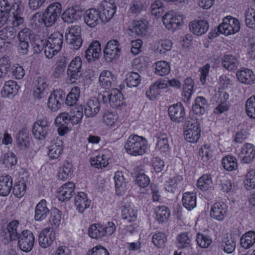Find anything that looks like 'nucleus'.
<instances>
[{
	"instance_id": "1",
	"label": "nucleus",
	"mask_w": 255,
	"mask_h": 255,
	"mask_svg": "<svg viewBox=\"0 0 255 255\" xmlns=\"http://www.w3.org/2000/svg\"><path fill=\"white\" fill-rule=\"evenodd\" d=\"M125 148L126 152L131 155H142L147 149V141L142 136L131 134L127 140Z\"/></svg>"
},
{
	"instance_id": "2",
	"label": "nucleus",
	"mask_w": 255,
	"mask_h": 255,
	"mask_svg": "<svg viewBox=\"0 0 255 255\" xmlns=\"http://www.w3.org/2000/svg\"><path fill=\"white\" fill-rule=\"evenodd\" d=\"M240 29V23L238 19L228 16L223 19V22L220 24L217 30L215 29L210 32L209 37L214 38L220 33L225 35L234 34L238 32Z\"/></svg>"
},
{
	"instance_id": "3",
	"label": "nucleus",
	"mask_w": 255,
	"mask_h": 255,
	"mask_svg": "<svg viewBox=\"0 0 255 255\" xmlns=\"http://www.w3.org/2000/svg\"><path fill=\"white\" fill-rule=\"evenodd\" d=\"M116 228L115 224L112 222H109L104 225L101 224H94L89 228L88 234L92 238L99 239L103 237L113 235Z\"/></svg>"
},
{
	"instance_id": "4",
	"label": "nucleus",
	"mask_w": 255,
	"mask_h": 255,
	"mask_svg": "<svg viewBox=\"0 0 255 255\" xmlns=\"http://www.w3.org/2000/svg\"><path fill=\"white\" fill-rule=\"evenodd\" d=\"M63 38V35L59 32L54 33L49 37L44 51L46 58H52L61 50Z\"/></svg>"
},
{
	"instance_id": "5",
	"label": "nucleus",
	"mask_w": 255,
	"mask_h": 255,
	"mask_svg": "<svg viewBox=\"0 0 255 255\" xmlns=\"http://www.w3.org/2000/svg\"><path fill=\"white\" fill-rule=\"evenodd\" d=\"M61 4L58 2L51 4L43 13L44 24L46 27L53 25L61 14Z\"/></svg>"
},
{
	"instance_id": "6",
	"label": "nucleus",
	"mask_w": 255,
	"mask_h": 255,
	"mask_svg": "<svg viewBox=\"0 0 255 255\" xmlns=\"http://www.w3.org/2000/svg\"><path fill=\"white\" fill-rule=\"evenodd\" d=\"M121 48L120 43L117 40L109 41L106 44L104 50V56L107 62H111L117 60L120 56Z\"/></svg>"
},
{
	"instance_id": "7",
	"label": "nucleus",
	"mask_w": 255,
	"mask_h": 255,
	"mask_svg": "<svg viewBox=\"0 0 255 255\" xmlns=\"http://www.w3.org/2000/svg\"><path fill=\"white\" fill-rule=\"evenodd\" d=\"M98 97L102 99L104 103H109L113 108L119 107L122 104L123 99L122 94L117 89H113L110 92H104L99 95Z\"/></svg>"
},
{
	"instance_id": "8",
	"label": "nucleus",
	"mask_w": 255,
	"mask_h": 255,
	"mask_svg": "<svg viewBox=\"0 0 255 255\" xmlns=\"http://www.w3.org/2000/svg\"><path fill=\"white\" fill-rule=\"evenodd\" d=\"M82 60L80 57H75L70 63L67 70V75L72 83L80 80L82 76Z\"/></svg>"
},
{
	"instance_id": "9",
	"label": "nucleus",
	"mask_w": 255,
	"mask_h": 255,
	"mask_svg": "<svg viewBox=\"0 0 255 255\" xmlns=\"http://www.w3.org/2000/svg\"><path fill=\"white\" fill-rule=\"evenodd\" d=\"M50 124L46 117L38 119L33 125L32 133L38 140L44 139L50 131Z\"/></svg>"
},
{
	"instance_id": "10",
	"label": "nucleus",
	"mask_w": 255,
	"mask_h": 255,
	"mask_svg": "<svg viewBox=\"0 0 255 255\" xmlns=\"http://www.w3.org/2000/svg\"><path fill=\"white\" fill-rule=\"evenodd\" d=\"M183 16L182 14L170 11L163 17L162 21L165 26L170 30H174L182 24Z\"/></svg>"
},
{
	"instance_id": "11",
	"label": "nucleus",
	"mask_w": 255,
	"mask_h": 255,
	"mask_svg": "<svg viewBox=\"0 0 255 255\" xmlns=\"http://www.w3.org/2000/svg\"><path fill=\"white\" fill-rule=\"evenodd\" d=\"M188 122L187 128L184 132V136L188 141L194 143L198 140L200 136V123L193 120Z\"/></svg>"
},
{
	"instance_id": "12",
	"label": "nucleus",
	"mask_w": 255,
	"mask_h": 255,
	"mask_svg": "<svg viewBox=\"0 0 255 255\" xmlns=\"http://www.w3.org/2000/svg\"><path fill=\"white\" fill-rule=\"evenodd\" d=\"M101 20L107 22L110 20L116 13V6L114 0H104L100 6Z\"/></svg>"
},
{
	"instance_id": "13",
	"label": "nucleus",
	"mask_w": 255,
	"mask_h": 255,
	"mask_svg": "<svg viewBox=\"0 0 255 255\" xmlns=\"http://www.w3.org/2000/svg\"><path fill=\"white\" fill-rule=\"evenodd\" d=\"M18 240V247L22 251L27 253L32 249L35 242V238L31 231L28 230L23 231Z\"/></svg>"
},
{
	"instance_id": "14",
	"label": "nucleus",
	"mask_w": 255,
	"mask_h": 255,
	"mask_svg": "<svg viewBox=\"0 0 255 255\" xmlns=\"http://www.w3.org/2000/svg\"><path fill=\"white\" fill-rule=\"evenodd\" d=\"M65 97V94L62 90H56L52 93L48 100V108L52 111H57L61 108Z\"/></svg>"
},
{
	"instance_id": "15",
	"label": "nucleus",
	"mask_w": 255,
	"mask_h": 255,
	"mask_svg": "<svg viewBox=\"0 0 255 255\" xmlns=\"http://www.w3.org/2000/svg\"><path fill=\"white\" fill-rule=\"evenodd\" d=\"M168 114L172 121L182 123L185 119V112L183 106L180 103L173 104L168 108Z\"/></svg>"
},
{
	"instance_id": "16",
	"label": "nucleus",
	"mask_w": 255,
	"mask_h": 255,
	"mask_svg": "<svg viewBox=\"0 0 255 255\" xmlns=\"http://www.w3.org/2000/svg\"><path fill=\"white\" fill-rule=\"evenodd\" d=\"M239 157L242 163H250L255 157V146L251 143H245L242 147Z\"/></svg>"
},
{
	"instance_id": "17",
	"label": "nucleus",
	"mask_w": 255,
	"mask_h": 255,
	"mask_svg": "<svg viewBox=\"0 0 255 255\" xmlns=\"http://www.w3.org/2000/svg\"><path fill=\"white\" fill-rule=\"evenodd\" d=\"M228 206L222 202H216L212 206L210 216L212 218L218 220L223 221L227 216Z\"/></svg>"
},
{
	"instance_id": "18",
	"label": "nucleus",
	"mask_w": 255,
	"mask_h": 255,
	"mask_svg": "<svg viewBox=\"0 0 255 255\" xmlns=\"http://www.w3.org/2000/svg\"><path fill=\"white\" fill-rule=\"evenodd\" d=\"M75 185L72 182H67L58 189L57 197L61 201H69L74 195Z\"/></svg>"
},
{
	"instance_id": "19",
	"label": "nucleus",
	"mask_w": 255,
	"mask_h": 255,
	"mask_svg": "<svg viewBox=\"0 0 255 255\" xmlns=\"http://www.w3.org/2000/svg\"><path fill=\"white\" fill-rule=\"evenodd\" d=\"M16 36V30L12 26H6L0 30V49L5 43H10Z\"/></svg>"
},
{
	"instance_id": "20",
	"label": "nucleus",
	"mask_w": 255,
	"mask_h": 255,
	"mask_svg": "<svg viewBox=\"0 0 255 255\" xmlns=\"http://www.w3.org/2000/svg\"><path fill=\"white\" fill-rule=\"evenodd\" d=\"M55 238V233L51 228H45L39 235L38 242L40 247L46 248L50 246Z\"/></svg>"
},
{
	"instance_id": "21",
	"label": "nucleus",
	"mask_w": 255,
	"mask_h": 255,
	"mask_svg": "<svg viewBox=\"0 0 255 255\" xmlns=\"http://www.w3.org/2000/svg\"><path fill=\"white\" fill-rule=\"evenodd\" d=\"M101 55V44L98 41L91 43L85 51V58L89 63L98 59Z\"/></svg>"
},
{
	"instance_id": "22",
	"label": "nucleus",
	"mask_w": 255,
	"mask_h": 255,
	"mask_svg": "<svg viewBox=\"0 0 255 255\" xmlns=\"http://www.w3.org/2000/svg\"><path fill=\"white\" fill-rule=\"evenodd\" d=\"M83 14V11L77 6L66 9L62 14L63 21L67 23H72L80 19Z\"/></svg>"
},
{
	"instance_id": "23",
	"label": "nucleus",
	"mask_w": 255,
	"mask_h": 255,
	"mask_svg": "<svg viewBox=\"0 0 255 255\" xmlns=\"http://www.w3.org/2000/svg\"><path fill=\"white\" fill-rule=\"evenodd\" d=\"M189 27L194 34L201 36L208 31L209 24L205 20H193L189 23Z\"/></svg>"
},
{
	"instance_id": "24",
	"label": "nucleus",
	"mask_w": 255,
	"mask_h": 255,
	"mask_svg": "<svg viewBox=\"0 0 255 255\" xmlns=\"http://www.w3.org/2000/svg\"><path fill=\"white\" fill-rule=\"evenodd\" d=\"M101 20L100 11L95 8L86 11L84 15L85 22L91 27L96 26Z\"/></svg>"
},
{
	"instance_id": "25",
	"label": "nucleus",
	"mask_w": 255,
	"mask_h": 255,
	"mask_svg": "<svg viewBox=\"0 0 255 255\" xmlns=\"http://www.w3.org/2000/svg\"><path fill=\"white\" fill-rule=\"evenodd\" d=\"M90 203V200L84 192H78L75 196L74 205L79 213H82L85 210L89 208Z\"/></svg>"
},
{
	"instance_id": "26",
	"label": "nucleus",
	"mask_w": 255,
	"mask_h": 255,
	"mask_svg": "<svg viewBox=\"0 0 255 255\" xmlns=\"http://www.w3.org/2000/svg\"><path fill=\"white\" fill-rule=\"evenodd\" d=\"M99 98H94L89 100L85 107V115L88 117H93L99 112L101 108Z\"/></svg>"
},
{
	"instance_id": "27",
	"label": "nucleus",
	"mask_w": 255,
	"mask_h": 255,
	"mask_svg": "<svg viewBox=\"0 0 255 255\" xmlns=\"http://www.w3.org/2000/svg\"><path fill=\"white\" fill-rule=\"evenodd\" d=\"M19 87L16 82L13 80L6 81L1 91L3 97L12 98L16 95L18 91Z\"/></svg>"
},
{
	"instance_id": "28",
	"label": "nucleus",
	"mask_w": 255,
	"mask_h": 255,
	"mask_svg": "<svg viewBox=\"0 0 255 255\" xmlns=\"http://www.w3.org/2000/svg\"><path fill=\"white\" fill-rule=\"evenodd\" d=\"M45 200H41L36 206L34 219L37 221H41L46 219L50 214V211L47 207Z\"/></svg>"
},
{
	"instance_id": "29",
	"label": "nucleus",
	"mask_w": 255,
	"mask_h": 255,
	"mask_svg": "<svg viewBox=\"0 0 255 255\" xmlns=\"http://www.w3.org/2000/svg\"><path fill=\"white\" fill-rule=\"evenodd\" d=\"M183 180L182 176L176 174L166 181L165 190L171 193L177 192L178 189L183 185Z\"/></svg>"
},
{
	"instance_id": "30",
	"label": "nucleus",
	"mask_w": 255,
	"mask_h": 255,
	"mask_svg": "<svg viewBox=\"0 0 255 255\" xmlns=\"http://www.w3.org/2000/svg\"><path fill=\"white\" fill-rule=\"evenodd\" d=\"M209 107L208 100L203 97H197L195 100V103L192 106V111L196 115H202L204 114Z\"/></svg>"
},
{
	"instance_id": "31",
	"label": "nucleus",
	"mask_w": 255,
	"mask_h": 255,
	"mask_svg": "<svg viewBox=\"0 0 255 255\" xmlns=\"http://www.w3.org/2000/svg\"><path fill=\"white\" fill-rule=\"evenodd\" d=\"M114 179L115 183L116 194L119 195L124 194L127 190V185L123 172L121 171L116 172Z\"/></svg>"
},
{
	"instance_id": "32",
	"label": "nucleus",
	"mask_w": 255,
	"mask_h": 255,
	"mask_svg": "<svg viewBox=\"0 0 255 255\" xmlns=\"http://www.w3.org/2000/svg\"><path fill=\"white\" fill-rule=\"evenodd\" d=\"M12 179L9 175L0 176V196H7L12 189Z\"/></svg>"
},
{
	"instance_id": "33",
	"label": "nucleus",
	"mask_w": 255,
	"mask_h": 255,
	"mask_svg": "<svg viewBox=\"0 0 255 255\" xmlns=\"http://www.w3.org/2000/svg\"><path fill=\"white\" fill-rule=\"evenodd\" d=\"M47 79L43 77H39L35 80L33 96L37 99H40L43 97L45 90L47 87Z\"/></svg>"
},
{
	"instance_id": "34",
	"label": "nucleus",
	"mask_w": 255,
	"mask_h": 255,
	"mask_svg": "<svg viewBox=\"0 0 255 255\" xmlns=\"http://www.w3.org/2000/svg\"><path fill=\"white\" fill-rule=\"evenodd\" d=\"M147 26L148 22L146 19H134L132 23V31L139 36L145 35Z\"/></svg>"
},
{
	"instance_id": "35",
	"label": "nucleus",
	"mask_w": 255,
	"mask_h": 255,
	"mask_svg": "<svg viewBox=\"0 0 255 255\" xmlns=\"http://www.w3.org/2000/svg\"><path fill=\"white\" fill-rule=\"evenodd\" d=\"M196 194L194 192H185L183 194L182 203L188 211H191L196 207Z\"/></svg>"
},
{
	"instance_id": "36",
	"label": "nucleus",
	"mask_w": 255,
	"mask_h": 255,
	"mask_svg": "<svg viewBox=\"0 0 255 255\" xmlns=\"http://www.w3.org/2000/svg\"><path fill=\"white\" fill-rule=\"evenodd\" d=\"M238 80L242 83L251 84L255 80L253 71L247 68H242L236 73Z\"/></svg>"
},
{
	"instance_id": "37",
	"label": "nucleus",
	"mask_w": 255,
	"mask_h": 255,
	"mask_svg": "<svg viewBox=\"0 0 255 255\" xmlns=\"http://www.w3.org/2000/svg\"><path fill=\"white\" fill-rule=\"evenodd\" d=\"M194 80L190 77L186 78L183 87L182 96L184 102H188L193 92Z\"/></svg>"
},
{
	"instance_id": "38",
	"label": "nucleus",
	"mask_w": 255,
	"mask_h": 255,
	"mask_svg": "<svg viewBox=\"0 0 255 255\" xmlns=\"http://www.w3.org/2000/svg\"><path fill=\"white\" fill-rule=\"evenodd\" d=\"M134 173L136 174L135 182L140 187L144 188L150 183L149 178L144 173L141 166H137L134 169Z\"/></svg>"
},
{
	"instance_id": "39",
	"label": "nucleus",
	"mask_w": 255,
	"mask_h": 255,
	"mask_svg": "<svg viewBox=\"0 0 255 255\" xmlns=\"http://www.w3.org/2000/svg\"><path fill=\"white\" fill-rule=\"evenodd\" d=\"M114 77V75L109 70L102 71L100 74L99 80L101 85L106 89H109L113 85Z\"/></svg>"
},
{
	"instance_id": "40",
	"label": "nucleus",
	"mask_w": 255,
	"mask_h": 255,
	"mask_svg": "<svg viewBox=\"0 0 255 255\" xmlns=\"http://www.w3.org/2000/svg\"><path fill=\"white\" fill-rule=\"evenodd\" d=\"M255 243V232L249 231L242 235L240 239V245L245 249L252 247Z\"/></svg>"
},
{
	"instance_id": "41",
	"label": "nucleus",
	"mask_w": 255,
	"mask_h": 255,
	"mask_svg": "<svg viewBox=\"0 0 255 255\" xmlns=\"http://www.w3.org/2000/svg\"><path fill=\"white\" fill-rule=\"evenodd\" d=\"M16 143L19 147L24 149L29 143V135L28 131L25 129H22L16 134Z\"/></svg>"
},
{
	"instance_id": "42",
	"label": "nucleus",
	"mask_w": 255,
	"mask_h": 255,
	"mask_svg": "<svg viewBox=\"0 0 255 255\" xmlns=\"http://www.w3.org/2000/svg\"><path fill=\"white\" fill-rule=\"evenodd\" d=\"M177 246L179 249L192 248V237L187 232L182 233L177 237Z\"/></svg>"
},
{
	"instance_id": "43",
	"label": "nucleus",
	"mask_w": 255,
	"mask_h": 255,
	"mask_svg": "<svg viewBox=\"0 0 255 255\" xmlns=\"http://www.w3.org/2000/svg\"><path fill=\"white\" fill-rule=\"evenodd\" d=\"M19 228V223L17 220L12 221L8 224L7 229L10 240H18L22 232Z\"/></svg>"
},
{
	"instance_id": "44",
	"label": "nucleus",
	"mask_w": 255,
	"mask_h": 255,
	"mask_svg": "<svg viewBox=\"0 0 255 255\" xmlns=\"http://www.w3.org/2000/svg\"><path fill=\"white\" fill-rule=\"evenodd\" d=\"M0 161L5 168L13 169L17 163V157L15 154L9 152L1 157Z\"/></svg>"
},
{
	"instance_id": "45",
	"label": "nucleus",
	"mask_w": 255,
	"mask_h": 255,
	"mask_svg": "<svg viewBox=\"0 0 255 255\" xmlns=\"http://www.w3.org/2000/svg\"><path fill=\"white\" fill-rule=\"evenodd\" d=\"M213 185L211 175L203 174L197 181V186L200 190L206 191L211 189Z\"/></svg>"
},
{
	"instance_id": "46",
	"label": "nucleus",
	"mask_w": 255,
	"mask_h": 255,
	"mask_svg": "<svg viewBox=\"0 0 255 255\" xmlns=\"http://www.w3.org/2000/svg\"><path fill=\"white\" fill-rule=\"evenodd\" d=\"M23 175H25L24 178L25 180L24 179V177H21L22 180V182L19 181L14 185L12 190L13 194L17 198H20L23 196L26 191V186L25 181L28 178V174L27 172H25L23 173Z\"/></svg>"
},
{
	"instance_id": "47",
	"label": "nucleus",
	"mask_w": 255,
	"mask_h": 255,
	"mask_svg": "<svg viewBox=\"0 0 255 255\" xmlns=\"http://www.w3.org/2000/svg\"><path fill=\"white\" fill-rule=\"evenodd\" d=\"M83 109L82 106L73 107L69 111L70 120L72 125H77L79 123L83 117Z\"/></svg>"
},
{
	"instance_id": "48",
	"label": "nucleus",
	"mask_w": 255,
	"mask_h": 255,
	"mask_svg": "<svg viewBox=\"0 0 255 255\" xmlns=\"http://www.w3.org/2000/svg\"><path fill=\"white\" fill-rule=\"evenodd\" d=\"M154 212L156 214L155 219L159 223L167 221L170 214L169 209L164 206L156 207Z\"/></svg>"
},
{
	"instance_id": "49",
	"label": "nucleus",
	"mask_w": 255,
	"mask_h": 255,
	"mask_svg": "<svg viewBox=\"0 0 255 255\" xmlns=\"http://www.w3.org/2000/svg\"><path fill=\"white\" fill-rule=\"evenodd\" d=\"M155 74L161 76L168 75L170 72L169 63L165 61H159L155 63Z\"/></svg>"
},
{
	"instance_id": "50",
	"label": "nucleus",
	"mask_w": 255,
	"mask_h": 255,
	"mask_svg": "<svg viewBox=\"0 0 255 255\" xmlns=\"http://www.w3.org/2000/svg\"><path fill=\"white\" fill-rule=\"evenodd\" d=\"M137 212L134 210L129 205H126L123 207L122 210V217L124 220L131 222L136 220Z\"/></svg>"
},
{
	"instance_id": "51",
	"label": "nucleus",
	"mask_w": 255,
	"mask_h": 255,
	"mask_svg": "<svg viewBox=\"0 0 255 255\" xmlns=\"http://www.w3.org/2000/svg\"><path fill=\"white\" fill-rule=\"evenodd\" d=\"M222 66L229 71L235 70L238 66L237 59L232 55H227L223 57Z\"/></svg>"
},
{
	"instance_id": "52",
	"label": "nucleus",
	"mask_w": 255,
	"mask_h": 255,
	"mask_svg": "<svg viewBox=\"0 0 255 255\" xmlns=\"http://www.w3.org/2000/svg\"><path fill=\"white\" fill-rule=\"evenodd\" d=\"M63 144L60 140L53 143L49 147L48 155L51 159L58 158L62 153Z\"/></svg>"
},
{
	"instance_id": "53",
	"label": "nucleus",
	"mask_w": 255,
	"mask_h": 255,
	"mask_svg": "<svg viewBox=\"0 0 255 255\" xmlns=\"http://www.w3.org/2000/svg\"><path fill=\"white\" fill-rule=\"evenodd\" d=\"M72 165L69 162H65L60 168L58 174V178L61 180H65L72 175Z\"/></svg>"
},
{
	"instance_id": "54",
	"label": "nucleus",
	"mask_w": 255,
	"mask_h": 255,
	"mask_svg": "<svg viewBox=\"0 0 255 255\" xmlns=\"http://www.w3.org/2000/svg\"><path fill=\"white\" fill-rule=\"evenodd\" d=\"M222 164L224 168L228 171L236 170L238 166L237 158L231 155L224 157L222 159Z\"/></svg>"
},
{
	"instance_id": "55",
	"label": "nucleus",
	"mask_w": 255,
	"mask_h": 255,
	"mask_svg": "<svg viewBox=\"0 0 255 255\" xmlns=\"http://www.w3.org/2000/svg\"><path fill=\"white\" fill-rule=\"evenodd\" d=\"M1 8L6 10L10 11L13 9L20 12L22 7L17 2H15V0H0V9Z\"/></svg>"
},
{
	"instance_id": "56",
	"label": "nucleus",
	"mask_w": 255,
	"mask_h": 255,
	"mask_svg": "<svg viewBox=\"0 0 255 255\" xmlns=\"http://www.w3.org/2000/svg\"><path fill=\"white\" fill-rule=\"evenodd\" d=\"M80 94V88L75 87L71 90L67 96L65 103L67 106H73L77 102Z\"/></svg>"
},
{
	"instance_id": "57",
	"label": "nucleus",
	"mask_w": 255,
	"mask_h": 255,
	"mask_svg": "<svg viewBox=\"0 0 255 255\" xmlns=\"http://www.w3.org/2000/svg\"><path fill=\"white\" fill-rule=\"evenodd\" d=\"M126 82L128 87H136L141 82V77L137 73L131 72L127 75Z\"/></svg>"
},
{
	"instance_id": "58",
	"label": "nucleus",
	"mask_w": 255,
	"mask_h": 255,
	"mask_svg": "<svg viewBox=\"0 0 255 255\" xmlns=\"http://www.w3.org/2000/svg\"><path fill=\"white\" fill-rule=\"evenodd\" d=\"M108 157L104 154H100L91 159V164L96 168H102L108 164Z\"/></svg>"
},
{
	"instance_id": "59",
	"label": "nucleus",
	"mask_w": 255,
	"mask_h": 255,
	"mask_svg": "<svg viewBox=\"0 0 255 255\" xmlns=\"http://www.w3.org/2000/svg\"><path fill=\"white\" fill-rule=\"evenodd\" d=\"M11 62L8 56H4L0 59V78L4 77L9 71Z\"/></svg>"
},
{
	"instance_id": "60",
	"label": "nucleus",
	"mask_w": 255,
	"mask_h": 255,
	"mask_svg": "<svg viewBox=\"0 0 255 255\" xmlns=\"http://www.w3.org/2000/svg\"><path fill=\"white\" fill-rule=\"evenodd\" d=\"M81 28L78 25H72L67 29L65 33L66 40L72 42L74 37L81 36Z\"/></svg>"
},
{
	"instance_id": "61",
	"label": "nucleus",
	"mask_w": 255,
	"mask_h": 255,
	"mask_svg": "<svg viewBox=\"0 0 255 255\" xmlns=\"http://www.w3.org/2000/svg\"><path fill=\"white\" fill-rule=\"evenodd\" d=\"M221 248L225 253L231 254L235 250L236 242L232 238H225L222 241Z\"/></svg>"
},
{
	"instance_id": "62",
	"label": "nucleus",
	"mask_w": 255,
	"mask_h": 255,
	"mask_svg": "<svg viewBox=\"0 0 255 255\" xmlns=\"http://www.w3.org/2000/svg\"><path fill=\"white\" fill-rule=\"evenodd\" d=\"M156 148L163 152H167L169 149L167 136L166 134H160L158 136V141Z\"/></svg>"
},
{
	"instance_id": "63",
	"label": "nucleus",
	"mask_w": 255,
	"mask_h": 255,
	"mask_svg": "<svg viewBox=\"0 0 255 255\" xmlns=\"http://www.w3.org/2000/svg\"><path fill=\"white\" fill-rule=\"evenodd\" d=\"M245 182V187L247 189L255 188V169H251L246 175Z\"/></svg>"
},
{
	"instance_id": "64",
	"label": "nucleus",
	"mask_w": 255,
	"mask_h": 255,
	"mask_svg": "<svg viewBox=\"0 0 255 255\" xmlns=\"http://www.w3.org/2000/svg\"><path fill=\"white\" fill-rule=\"evenodd\" d=\"M246 110L249 117L255 119V95L251 97L247 101Z\"/></svg>"
}]
</instances>
